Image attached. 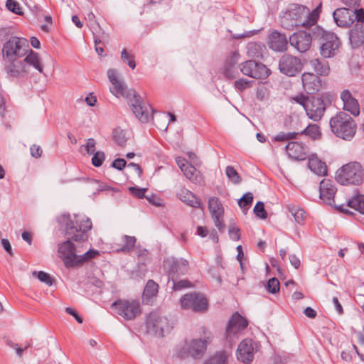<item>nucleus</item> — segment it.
I'll return each instance as SVG.
<instances>
[{"label":"nucleus","instance_id":"f257e3e1","mask_svg":"<svg viewBox=\"0 0 364 364\" xmlns=\"http://www.w3.org/2000/svg\"><path fill=\"white\" fill-rule=\"evenodd\" d=\"M60 223L65 227V233L68 240L58 245V252L67 268L77 267L78 253L82 252V246L75 245L72 241L84 242L88 237L87 232L92 228V222L89 218L75 215L71 219L70 215H63Z\"/></svg>","mask_w":364,"mask_h":364},{"label":"nucleus","instance_id":"f03ea898","mask_svg":"<svg viewBox=\"0 0 364 364\" xmlns=\"http://www.w3.org/2000/svg\"><path fill=\"white\" fill-rule=\"evenodd\" d=\"M321 12V4L312 11L305 6L291 4L281 16L280 23L282 26L287 30L299 26L308 28L316 24Z\"/></svg>","mask_w":364,"mask_h":364},{"label":"nucleus","instance_id":"7ed1b4c3","mask_svg":"<svg viewBox=\"0 0 364 364\" xmlns=\"http://www.w3.org/2000/svg\"><path fill=\"white\" fill-rule=\"evenodd\" d=\"M312 34L314 38L319 42L320 53L322 57L329 58L336 55L341 46V42L334 33L316 26L312 30Z\"/></svg>","mask_w":364,"mask_h":364},{"label":"nucleus","instance_id":"20e7f679","mask_svg":"<svg viewBox=\"0 0 364 364\" xmlns=\"http://www.w3.org/2000/svg\"><path fill=\"white\" fill-rule=\"evenodd\" d=\"M332 132L344 140H350L356 132V124L350 116L343 112L337 113L329 122Z\"/></svg>","mask_w":364,"mask_h":364},{"label":"nucleus","instance_id":"39448f33","mask_svg":"<svg viewBox=\"0 0 364 364\" xmlns=\"http://www.w3.org/2000/svg\"><path fill=\"white\" fill-rule=\"evenodd\" d=\"M363 169L356 161L350 162L341 167L336 173V180L341 185H359L363 181Z\"/></svg>","mask_w":364,"mask_h":364},{"label":"nucleus","instance_id":"423d86ee","mask_svg":"<svg viewBox=\"0 0 364 364\" xmlns=\"http://www.w3.org/2000/svg\"><path fill=\"white\" fill-rule=\"evenodd\" d=\"M28 48L27 41L25 38L11 37L3 46L4 60H12L21 58L26 54Z\"/></svg>","mask_w":364,"mask_h":364},{"label":"nucleus","instance_id":"0eeeda50","mask_svg":"<svg viewBox=\"0 0 364 364\" xmlns=\"http://www.w3.org/2000/svg\"><path fill=\"white\" fill-rule=\"evenodd\" d=\"M248 322L245 318L238 313H235L226 328L225 340L232 346L241 335V333L247 328Z\"/></svg>","mask_w":364,"mask_h":364},{"label":"nucleus","instance_id":"6e6552de","mask_svg":"<svg viewBox=\"0 0 364 364\" xmlns=\"http://www.w3.org/2000/svg\"><path fill=\"white\" fill-rule=\"evenodd\" d=\"M112 308L125 320H132L140 314V306L136 300L118 299L112 304Z\"/></svg>","mask_w":364,"mask_h":364},{"label":"nucleus","instance_id":"1a4fd4ad","mask_svg":"<svg viewBox=\"0 0 364 364\" xmlns=\"http://www.w3.org/2000/svg\"><path fill=\"white\" fill-rule=\"evenodd\" d=\"M180 303L182 309L194 312H204L208 306L206 298L203 294L196 292L183 295L180 299Z\"/></svg>","mask_w":364,"mask_h":364},{"label":"nucleus","instance_id":"9d476101","mask_svg":"<svg viewBox=\"0 0 364 364\" xmlns=\"http://www.w3.org/2000/svg\"><path fill=\"white\" fill-rule=\"evenodd\" d=\"M240 70L243 75L255 79H264L270 74V70L266 65L252 60L242 63Z\"/></svg>","mask_w":364,"mask_h":364},{"label":"nucleus","instance_id":"9b49d317","mask_svg":"<svg viewBox=\"0 0 364 364\" xmlns=\"http://www.w3.org/2000/svg\"><path fill=\"white\" fill-rule=\"evenodd\" d=\"M146 328L149 333L159 337H163L169 330L168 321L166 317L157 312L149 314L146 319Z\"/></svg>","mask_w":364,"mask_h":364},{"label":"nucleus","instance_id":"f8f14e48","mask_svg":"<svg viewBox=\"0 0 364 364\" xmlns=\"http://www.w3.org/2000/svg\"><path fill=\"white\" fill-rule=\"evenodd\" d=\"M257 351V345L252 339L246 338L240 342L237 349V358L243 363L249 364Z\"/></svg>","mask_w":364,"mask_h":364},{"label":"nucleus","instance_id":"ddd939ff","mask_svg":"<svg viewBox=\"0 0 364 364\" xmlns=\"http://www.w3.org/2000/svg\"><path fill=\"white\" fill-rule=\"evenodd\" d=\"M304 109L310 119L318 122L323 116L326 110V104L321 98L312 97L307 100Z\"/></svg>","mask_w":364,"mask_h":364},{"label":"nucleus","instance_id":"4468645a","mask_svg":"<svg viewBox=\"0 0 364 364\" xmlns=\"http://www.w3.org/2000/svg\"><path fill=\"white\" fill-rule=\"evenodd\" d=\"M203 335L199 339H193L188 346V352L194 358L200 357L206 350L207 344L211 342L213 336L205 328H202Z\"/></svg>","mask_w":364,"mask_h":364},{"label":"nucleus","instance_id":"2eb2a0df","mask_svg":"<svg viewBox=\"0 0 364 364\" xmlns=\"http://www.w3.org/2000/svg\"><path fill=\"white\" fill-rule=\"evenodd\" d=\"M279 68L282 73L294 76L301 70L302 64L299 58L291 55H284L279 60Z\"/></svg>","mask_w":364,"mask_h":364},{"label":"nucleus","instance_id":"dca6fc26","mask_svg":"<svg viewBox=\"0 0 364 364\" xmlns=\"http://www.w3.org/2000/svg\"><path fill=\"white\" fill-rule=\"evenodd\" d=\"M208 208L214 225L218 228L220 232H223L225 225L223 223L224 209L217 197H211L208 200Z\"/></svg>","mask_w":364,"mask_h":364},{"label":"nucleus","instance_id":"f3484780","mask_svg":"<svg viewBox=\"0 0 364 364\" xmlns=\"http://www.w3.org/2000/svg\"><path fill=\"white\" fill-rule=\"evenodd\" d=\"M313 36L304 31H299L291 34L289 38L290 45L300 53L309 50Z\"/></svg>","mask_w":364,"mask_h":364},{"label":"nucleus","instance_id":"a211bd4d","mask_svg":"<svg viewBox=\"0 0 364 364\" xmlns=\"http://www.w3.org/2000/svg\"><path fill=\"white\" fill-rule=\"evenodd\" d=\"M336 188L333 182L328 179H323L320 182L319 196L326 204L331 206L337 207L335 203L334 196L336 193ZM338 208L343 211L342 205H338Z\"/></svg>","mask_w":364,"mask_h":364},{"label":"nucleus","instance_id":"6ab92c4d","mask_svg":"<svg viewBox=\"0 0 364 364\" xmlns=\"http://www.w3.org/2000/svg\"><path fill=\"white\" fill-rule=\"evenodd\" d=\"M130 107L136 117L141 122H148L151 117V107L148 105L142 104L139 95H134L133 100L130 101Z\"/></svg>","mask_w":364,"mask_h":364},{"label":"nucleus","instance_id":"aec40b11","mask_svg":"<svg viewBox=\"0 0 364 364\" xmlns=\"http://www.w3.org/2000/svg\"><path fill=\"white\" fill-rule=\"evenodd\" d=\"M176 161L181 171L188 180L196 184L202 183L203 177L200 171L193 166L188 164L184 158L177 157Z\"/></svg>","mask_w":364,"mask_h":364},{"label":"nucleus","instance_id":"412c9836","mask_svg":"<svg viewBox=\"0 0 364 364\" xmlns=\"http://www.w3.org/2000/svg\"><path fill=\"white\" fill-rule=\"evenodd\" d=\"M7 63L4 66L6 73L12 77L20 78L26 76L28 73V67L23 60H6Z\"/></svg>","mask_w":364,"mask_h":364},{"label":"nucleus","instance_id":"4be33fe9","mask_svg":"<svg viewBox=\"0 0 364 364\" xmlns=\"http://www.w3.org/2000/svg\"><path fill=\"white\" fill-rule=\"evenodd\" d=\"M164 267L170 277L185 274L188 271V262L184 259L168 258L164 261Z\"/></svg>","mask_w":364,"mask_h":364},{"label":"nucleus","instance_id":"5701e85b","mask_svg":"<svg viewBox=\"0 0 364 364\" xmlns=\"http://www.w3.org/2000/svg\"><path fill=\"white\" fill-rule=\"evenodd\" d=\"M289 39L287 36L277 31H273L267 38V45L270 49L277 52H284L287 48Z\"/></svg>","mask_w":364,"mask_h":364},{"label":"nucleus","instance_id":"b1692460","mask_svg":"<svg viewBox=\"0 0 364 364\" xmlns=\"http://www.w3.org/2000/svg\"><path fill=\"white\" fill-rule=\"evenodd\" d=\"M354 14L351 9L339 8L333 11V17L338 26L346 28L353 23Z\"/></svg>","mask_w":364,"mask_h":364},{"label":"nucleus","instance_id":"393cba45","mask_svg":"<svg viewBox=\"0 0 364 364\" xmlns=\"http://www.w3.org/2000/svg\"><path fill=\"white\" fill-rule=\"evenodd\" d=\"M303 87L309 94L318 91L321 87V80L318 77L311 73H304L301 76Z\"/></svg>","mask_w":364,"mask_h":364},{"label":"nucleus","instance_id":"a878e982","mask_svg":"<svg viewBox=\"0 0 364 364\" xmlns=\"http://www.w3.org/2000/svg\"><path fill=\"white\" fill-rule=\"evenodd\" d=\"M107 77L112 84L110 92L117 97L124 95L126 86L123 82L119 79L116 70L114 69H109L107 70Z\"/></svg>","mask_w":364,"mask_h":364},{"label":"nucleus","instance_id":"bb28decb","mask_svg":"<svg viewBox=\"0 0 364 364\" xmlns=\"http://www.w3.org/2000/svg\"><path fill=\"white\" fill-rule=\"evenodd\" d=\"M286 151L288 156L294 160H304L307 156L306 147L297 141L289 142L286 146Z\"/></svg>","mask_w":364,"mask_h":364},{"label":"nucleus","instance_id":"cd10ccee","mask_svg":"<svg viewBox=\"0 0 364 364\" xmlns=\"http://www.w3.org/2000/svg\"><path fill=\"white\" fill-rule=\"evenodd\" d=\"M343 102V109L350 112L353 116H358L360 113V107L356 99L353 98L348 90H343L341 95Z\"/></svg>","mask_w":364,"mask_h":364},{"label":"nucleus","instance_id":"c85d7f7f","mask_svg":"<svg viewBox=\"0 0 364 364\" xmlns=\"http://www.w3.org/2000/svg\"><path fill=\"white\" fill-rule=\"evenodd\" d=\"M309 168L318 176H325L327 173V166L324 162L316 156L312 155L309 159Z\"/></svg>","mask_w":364,"mask_h":364},{"label":"nucleus","instance_id":"c756f323","mask_svg":"<svg viewBox=\"0 0 364 364\" xmlns=\"http://www.w3.org/2000/svg\"><path fill=\"white\" fill-rule=\"evenodd\" d=\"M178 198L186 203L191 207L193 208H202L200 202L198 200V198L188 190L186 188H182L177 193Z\"/></svg>","mask_w":364,"mask_h":364},{"label":"nucleus","instance_id":"7c9ffc66","mask_svg":"<svg viewBox=\"0 0 364 364\" xmlns=\"http://www.w3.org/2000/svg\"><path fill=\"white\" fill-rule=\"evenodd\" d=\"M309 64L317 75L326 76L329 74L330 67L327 61L314 58L309 61Z\"/></svg>","mask_w":364,"mask_h":364},{"label":"nucleus","instance_id":"2f4dec72","mask_svg":"<svg viewBox=\"0 0 364 364\" xmlns=\"http://www.w3.org/2000/svg\"><path fill=\"white\" fill-rule=\"evenodd\" d=\"M350 41L354 48L364 44V27L355 26V28L350 31Z\"/></svg>","mask_w":364,"mask_h":364},{"label":"nucleus","instance_id":"473e14b6","mask_svg":"<svg viewBox=\"0 0 364 364\" xmlns=\"http://www.w3.org/2000/svg\"><path fill=\"white\" fill-rule=\"evenodd\" d=\"M247 55L250 58H262L265 50V46L260 42H250L247 43Z\"/></svg>","mask_w":364,"mask_h":364},{"label":"nucleus","instance_id":"72a5a7b5","mask_svg":"<svg viewBox=\"0 0 364 364\" xmlns=\"http://www.w3.org/2000/svg\"><path fill=\"white\" fill-rule=\"evenodd\" d=\"M25 65L29 68V66L33 67L39 73H42L43 70V66L41 62L38 54L32 50H30L29 53L23 59Z\"/></svg>","mask_w":364,"mask_h":364},{"label":"nucleus","instance_id":"f704fd0d","mask_svg":"<svg viewBox=\"0 0 364 364\" xmlns=\"http://www.w3.org/2000/svg\"><path fill=\"white\" fill-rule=\"evenodd\" d=\"M348 206L361 213H364V196L355 194L351 199L348 200Z\"/></svg>","mask_w":364,"mask_h":364},{"label":"nucleus","instance_id":"c9c22d12","mask_svg":"<svg viewBox=\"0 0 364 364\" xmlns=\"http://www.w3.org/2000/svg\"><path fill=\"white\" fill-rule=\"evenodd\" d=\"M159 290V285L153 280L149 279L144 288L143 297L148 300L156 296Z\"/></svg>","mask_w":364,"mask_h":364},{"label":"nucleus","instance_id":"e433bc0d","mask_svg":"<svg viewBox=\"0 0 364 364\" xmlns=\"http://www.w3.org/2000/svg\"><path fill=\"white\" fill-rule=\"evenodd\" d=\"M288 209L294 217L295 222L299 225H302L306 218L305 211L296 206H288Z\"/></svg>","mask_w":364,"mask_h":364},{"label":"nucleus","instance_id":"4c0bfd02","mask_svg":"<svg viewBox=\"0 0 364 364\" xmlns=\"http://www.w3.org/2000/svg\"><path fill=\"white\" fill-rule=\"evenodd\" d=\"M301 134H304L313 139H318L321 136L319 126L315 124H309Z\"/></svg>","mask_w":364,"mask_h":364},{"label":"nucleus","instance_id":"58836bf2","mask_svg":"<svg viewBox=\"0 0 364 364\" xmlns=\"http://www.w3.org/2000/svg\"><path fill=\"white\" fill-rule=\"evenodd\" d=\"M99 255V251L93 249H90L85 252L82 255H78V259L77 260V267H79L84 263L91 260Z\"/></svg>","mask_w":364,"mask_h":364},{"label":"nucleus","instance_id":"ea45409f","mask_svg":"<svg viewBox=\"0 0 364 364\" xmlns=\"http://www.w3.org/2000/svg\"><path fill=\"white\" fill-rule=\"evenodd\" d=\"M227 358V354L225 352L220 351L205 360L203 364H226Z\"/></svg>","mask_w":364,"mask_h":364},{"label":"nucleus","instance_id":"a19ab883","mask_svg":"<svg viewBox=\"0 0 364 364\" xmlns=\"http://www.w3.org/2000/svg\"><path fill=\"white\" fill-rule=\"evenodd\" d=\"M124 245L119 249L118 252H129L134 248L136 243V237L134 236L124 235L122 238Z\"/></svg>","mask_w":364,"mask_h":364},{"label":"nucleus","instance_id":"79ce46f5","mask_svg":"<svg viewBox=\"0 0 364 364\" xmlns=\"http://www.w3.org/2000/svg\"><path fill=\"white\" fill-rule=\"evenodd\" d=\"M253 201V195L252 193H245L239 200L238 205L242 208L243 212L245 213L249 209L250 205Z\"/></svg>","mask_w":364,"mask_h":364},{"label":"nucleus","instance_id":"37998d69","mask_svg":"<svg viewBox=\"0 0 364 364\" xmlns=\"http://www.w3.org/2000/svg\"><path fill=\"white\" fill-rule=\"evenodd\" d=\"M113 139L118 145L121 146H124L127 142L125 132L119 128L114 129L113 131Z\"/></svg>","mask_w":364,"mask_h":364},{"label":"nucleus","instance_id":"c03bdc74","mask_svg":"<svg viewBox=\"0 0 364 364\" xmlns=\"http://www.w3.org/2000/svg\"><path fill=\"white\" fill-rule=\"evenodd\" d=\"M225 173L227 177L234 184H238L241 181V178L237 171L231 166H228L225 169Z\"/></svg>","mask_w":364,"mask_h":364},{"label":"nucleus","instance_id":"a18cd8bd","mask_svg":"<svg viewBox=\"0 0 364 364\" xmlns=\"http://www.w3.org/2000/svg\"><path fill=\"white\" fill-rule=\"evenodd\" d=\"M266 289L269 293L276 294L280 289V284L278 279L273 277L269 279L266 285Z\"/></svg>","mask_w":364,"mask_h":364},{"label":"nucleus","instance_id":"49530a36","mask_svg":"<svg viewBox=\"0 0 364 364\" xmlns=\"http://www.w3.org/2000/svg\"><path fill=\"white\" fill-rule=\"evenodd\" d=\"M253 82H254L252 80H249L245 78H240L235 82L234 86L236 90L240 92H242L245 90L251 87Z\"/></svg>","mask_w":364,"mask_h":364},{"label":"nucleus","instance_id":"de8ad7c7","mask_svg":"<svg viewBox=\"0 0 364 364\" xmlns=\"http://www.w3.org/2000/svg\"><path fill=\"white\" fill-rule=\"evenodd\" d=\"M223 74L228 79H235L238 75L237 68L236 66L225 64Z\"/></svg>","mask_w":364,"mask_h":364},{"label":"nucleus","instance_id":"09e8293b","mask_svg":"<svg viewBox=\"0 0 364 364\" xmlns=\"http://www.w3.org/2000/svg\"><path fill=\"white\" fill-rule=\"evenodd\" d=\"M171 279L173 282V289L175 291H179L191 287V282L187 279L176 281L174 277H171Z\"/></svg>","mask_w":364,"mask_h":364},{"label":"nucleus","instance_id":"8fccbe9b","mask_svg":"<svg viewBox=\"0 0 364 364\" xmlns=\"http://www.w3.org/2000/svg\"><path fill=\"white\" fill-rule=\"evenodd\" d=\"M121 58L124 63H127V65L132 68L134 69L136 68V63L134 61V57L128 53L126 49H123L121 53Z\"/></svg>","mask_w":364,"mask_h":364},{"label":"nucleus","instance_id":"3c124183","mask_svg":"<svg viewBox=\"0 0 364 364\" xmlns=\"http://www.w3.org/2000/svg\"><path fill=\"white\" fill-rule=\"evenodd\" d=\"M33 275L37 277V278L41 282L45 283L48 286H51L53 284V281L50 276L43 271L39 272H33Z\"/></svg>","mask_w":364,"mask_h":364},{"label":"nucleus","instance_id":"603ef678","mask_svg":"<svg viewBox=\"0 0 364 364\" xmlns=\"http://www.w3.org/2000/svg\"><path fill=\"white\" fill-rule=\"evenodd\" d=\"M6 9L18 15H21L23 13L19 4L14 0H7L6 2Z\"/></svg>","mask_w":364,"mask_h":364},{"label":"nucleus","instance_id":"864d4df0","mask_svg":"<svg viewBox=\"0 0 364 364\" xmlns=\"http://www.w3.org/2000/svg\"><path fill=\"white\" fill-rule=\"evenodd\" d=\"M89 185L91 189L94 191V193H100V191L107 189V186L105 184L100 183L97 180H90Z\"/></svg>","mask_w":364,"mask_h":364},{"label":"nucleus","instance_id":"5fc2aeb1","mask_svg":"<svg viewBox=\"0 0 364 364\" xmlns=\"http://www.w3.org/2000/svg\"><path fill=\"white\" fill-rule=\"evenodd\" d=\"M254 213L259 218L265 219L267 217V213L264 210V203L259 201L256 203L254 208Z\"/></svg>","mask_w":364,"mask_h":364},{"label":"nucleus","instance_id":"6e6d98bb","mask_svg":"<svg viewBox=\"0 0 364 364\" xmlns=\"http://www.w3.org/2000/svg\"><path fill=\"white\" fill-rule=\"evenodd\" d=\"M228 234L232 240L237 241L240 239V230L234 224L229 225Z\"/></svg>","mask_w":364,"mask_h":364},{"label":"nucleus","instance_id":"4d7b16f0","mask_svg":"<svg viewBox=\"0 0 364 364\" xmlns=\"http://www.w3.org/2000/svg\"><path fill=\"white\" fill-rule=\"evenodd\" d=\"M93 156L92 158V164L95 167H100L105 159V155L102 151H97L93 154Z\"/></svg>","mask_w":364,"mask_h":364},{"label":"nucleus","instance_id":"13d9d810","mask_svg":"<svg viewBox=\"0 0 364 364\" xmlns=\"http://www.w3.org/2000/svg\"><path fill=\"white\" fill-rule=\"evenodd\" d=\"M269 96V90L264 85H260L257 87V92H256V97L258 100L262 101L264 100H266Z\"/></svg>","mask_w":364,"mask_h":364},{"label":"nucleus","instance_id":"bf43d9fd","mask_svg":"<svg viewBox=\"0 0 364 364\" xmlns=\"http://www.w3.org/2000/svg\"><path fill=\"white\" fill-rule=\"evenodd\" d=\"M353 12L355 14L353 16V21L356 20L357 23L355 26L363 27V21H364V10L363 9H360L358 10L354 9Z\"/></svg>","mask_w":364,"mask_h":364},{"label":"nucleus","instance_id":"052dcab7","mask_svg":"<svg viewBox=\"0 0 364 364\" xmlns=\"http://www.w3.org/2000/svg\"><path fill=\"white\" fill-rule=\"evenodd\" d=\"M146 188H138V187H129V191L130 193L137 198H143L145 197V192Z\"/></svg>","mask_w":364,"mask_h":364},{"label":"nucleus","instance_id":"680f3d73","mask_svg":"<svg viewBox=\"0 0 364 364\" xmlns=\"http://www.w3.org/2000/svg\"><path fill=\"white\" fill-rule=\"evenodd\" d=\"M297 134H298V133H296V132H288V133L281 132L275 136V140L278 141H287L289 139L296 138V136Z\"/></svg>","mask_w":364,"mask_h":364},{"label":"nucleus","instance_id":"e2e57ef3","mask_svg":"<svg viewBox=\"0 0 364 364\" xmlns=\"http://www.w3.org/2000/svg\"><path fill=\"white\" fill-rule=\"evenodd\" d=\"M95 140L90 138L87 140L86 144L84 145L85 150L88 154H93L95 151Z\"/></svg>","mask_w":364,"mask_h":364},{"label":"nucleus","instance_id":"0e129e2a","mask_svg":"<svg viewBox=\"0 0 364 364\" xmlns=\"http://www.w3.org/2000/svg\"><path fill=\"white\" fill-rule=\"evenodd\" d=\"M310 97H307L304 96V95L301 94L299 95H296L292 98V100L296 102V103L302 105L304 109L306 107V104L307 103V100H309Z\"/></svg>","mask_w":364,"mask_h":364},{"label":"nucleus","instance_id":"69168bd1","mask_svg":"<svg viewBox=\"0 0 364 364\" xmlns=\"http://www.w3.org/2000/svg\"><path fill=\"white\" fill-rule=\"evenodd\" d=\"M127 165V162L123 159H117L112 164V166L117 170L122 171Z\"/></svg>","mask_w":364,"mask_h":364},{"label":"nucleus","instance_id":"338daca9","mask_svg":"<svg viewBox=\"0 0 364 364\" xmlns=\"http://www.w3.org/2000/svg\"><path fill=\"white\" fill-rule=\"evenodd\" d=\"M240 58V53H238V51H234L232 53L231 56L228 60L226 64L235 66L236 64L237 63Z\"/></svg>","mask_w":364,"mask_h":364},{"label":"nucleus","instance_id":"774afa93","mask_svg":"<svg viewBox=\"0 0 364 364\" xmlns=\"http://www.w3.org/2000/svg\"><path fill=\"white\" fill-rule=\"evenodd\" d=\"M30 151H31V154L33 157L38 159L41 156L42 149L40 147V146L33 144L30 148Z\"/></svg>","mask_w":364,"mask_h":364}]
</instances>
